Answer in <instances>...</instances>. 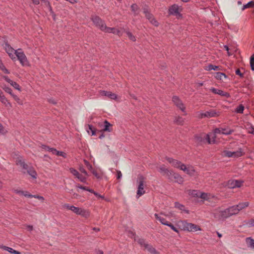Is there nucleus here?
Segmentation results:
<instances>
[{
	"label": "nucleus",
	"mask_w": 254,
	"mask_h": 254,
	"mask_svg": "<svg viewBox=\"0 0 254 254\" xmlns=\"http://www.w3.org/2000/svg\"><path fill=\"white\" fill-rule=\"evenodd\" d=\"M232 157L238 158L243 155V153L241 148H239L238 150L236 151H232Z\"/></svg>",
	"instance_id": "473e14b6"
},
{
	"label": "nucleus",
	"mask_w": 254,
	"mask_h": 254,
	"mask_svg": "<svg viewBox=\"0 0 254 254\" xmlns=\"http://www.w3.org/2000/svg\"><path fill=\"white\" fill-rule=\"evenodd\" d=\"M117 179L119 180L122 177V174L120 171H117Z\"/></svg>",
	"instance_id": "774afa93"
},
{
	"label": "nucleus",
	"mask_w": 254,
	"mask_h": 254,
	"mask_svg": "<svg viewBox=\"0 0 254 254\" xmlns=\"http://www.w3.org/2000/svg\"><path fill=\"white\" fill-rule=\"evenodd\" d=\"M171 181H175L179 184H182L183 182V178L178 173H175Z\"/></svg>",
	"instance_id": "5701e85b"
},
{
	"label": "nucleus",
	"mask_w": 254,
	"mask_h": 254,
	"mask_svg": "<svg viewBox=\"0 0 254 254\" xmlns=\"http://www.w3.org/2000/svg\"><path fill=\"white\" fill-rule=\"evenodd\" d=\"M126 34H127V37H128V38L130 40H131L132 41H133V42L136 41V38H135V36H133L131 32H130L129 31H127Z\"/></svg>",
	"instance_id": "79ce46f5"
},
{
	"label": "nucleus",
	"mask_w": 254,
	"mask_h": 254,
	"mask_svg": "<svg viewBox=\"0 0 254 254\" xmlns=\"http://www.w3.org/2000/svg\"><path fill=\"white\" fill-rule=\"evenodd\" d=\"M236 74L237 75H239L241 77H244V74L242 73L240 69H237L236 70V72H235Z\"/></svg>",
	"instance_id": "e2e57ef3"
},
{
	"label": "nucleus",
	"mask_w": 254,
	"mask_h": 254,
	"mask_svg": "<svg viewBox=\"0 0 254 254\" xmlns=\"http://www.w3.org/2000/svg\"><path fill=\"white\" fill-rule=\"evenodd\" d=\"M175 124L178 125H183L185 122V120L182 117L176 116L175 117L174 121Z\"/></svg>",
	"instance_id": "bb28decb"
},
{
	"label": "nucleus",
	"mask_w": 254,
	"mask_h": 254,
	"mask_svg": "<svg viewBox=\"0 0 254 254\" xmlns=\"http://www.w3.org/2000/svg\"><path fill=\"white\" fill-rule=\"evenodd\" d=\"M175 207L176 208H177L181 210L186 211L185 210V206L183 205V204H181L179 203V202H175Z\"/></svg>",
	"instance_id": "37998d69"
},
{
	"label": "nucleus",
	"mask_w": 254,
	"mask_h": 254,
	"mask_svg": "<svg viewBox=\"0 0 254 254\" xmlns=\"http://www.w3.org/2000/svg\"><path fill=\"white\" fill-rule=\"evenodd\" d=\"M166 159L168 161V162H169L172 166L174 167L179 168L181 170V168L182 166V165H183V163H182L180 161L174 159L170 157H166Z\"/></svg>",
	"instance_id": "4468645a"
},
{
	"label": "nucleus",
	"mask_w": 254,
	"mask_h": 254,
	"mask_svg": "<svg viewBox=\"0 0 254 254\" xmlns=\"http://www.w3.org/2000/svg\"><path fill=\"white\" fill-rule=\"evenodd\" d=\"M243 183V181L236 180H229L226 185L229 189H234L236 188H240Z\"/></svg>",
	"instance_id": "6e6552de"
},
{
	"label": "nucleus",
	"mask_w": 254,
	"mask_h": 254,
	"mask_svg": "<svg viewBox=\"0 0 254 254\" xmlns=\"http://www.w3.org/2000/svg\"><path fill=\"white\" fill-rule=\"evenodd\" d=\"M11 86H12L15 89L18 90V91H21V88L18 84L16 82L12 81V82L10 84Z\"/></svg>",
	"instance_id": "c03bdc74"
},
{
	"label": "nucleus",
	"mask_w": 254,
	"mask_h": 254,
	"mask_svg": "<svg viewBox=\"0 0 254 254\" xmlns=\"http://www.w3.org/2000/svg\"><path fill=\"white\" fill-rule=\"evenodd\" d=\"M131 10L133 12L134 15L136 16L139 14V7L136 3L132 4L131 6Z\"/></svg>",
	"instance_id": "cd10ccee"
},
{
	"label": "nucleus",
	"mask_w": 254,
	"mask_h": 254,
	"mask_svg": "<svg viewBox=\"0 0 254 254\" xmlns=\"http://www.w3.org/2000/svg\"><path fill=\"white\" fill-rule=\"evenodd\" d=\"M16 164L17 165L19 166L20 167L24 169H28V165L25 162L21 159V158H18L16 160Z\"/></svg>",
	"instance_id": "4be33fe9"
},
{
	"label": "nucleus",
	"mask_w": 254,
	"mask_h": 254,
	"mask_svg": "<svg viewBox=\"0 0 254 254\" xmlns=\"http://www.w3.org/2000/svg\"><path fill=\"white\" fill-rule=\"evenodd\" d=\"M223 155L225 156L228 157H232V151H228V150H224L223 151Z\"/></svg>",
	"instance_id": "603ef678"
},
{
	"label": "nucleus",
	"mask_w": 254,
	"mask_h": 254,
	"mask_svg": "<svg viewBox=\"0 0 254 254\" xmlns=\"http://www.w3.org/2000/svg\"><path fill=\"white\" fill-rule=\"evenodd\" d=\"M92 173V174L97 178H100V176L98 174V173L96 171L94 170H93L91 172Z\"/></svg>",
	"instance_id": "338daca9"
},
{
	"label": "nucleus",
	"mask_w": 254,
	"mask_h": 254,
	"mask_svg": "<svg viewBox=\"0 0 254 254\" xmlns=\"http://www.w3.org/2000/svg\"><path fill=\"white\" fill-rule=\"evenodd\" d=\"M167 226L170 227L171 228V229L172 230H173V231H174L175 232H176L178 233H179V231L178 228H176V227H175L171 223L169 222L168 223V225H167Z\"/></svg>",
	"instance_id": "09e8293b"
},
{
	"label": "nucleus",
	"mask_w": 254,
	"mask_h": 254,
	"mask_svg": "<svg viewBox=\"0 0 254 254\" xmlns=\"http://www.w3.org/2000/svg\"><path fill=\"white\" fill-rule=\"evenodd\" d=\"M145 250H146L148 252L152 254H160L159 252H158L154 248H153L151 245L147 244L145 245Z\"/></svg>",
	"instance_id": "393cba45"
},
{
	"label": "nucleus",
	"mask_w": 254,
	"mask_h": 254,
	"mask_svg": "<svg viewBox=\"0 0 254 254\" xmlns=\"http://www.w3.org/2000/svg\"><path fill=\"white\" fill-rule=\"evenodd\" d=\"M112 33L113 34H116L118 36H120L122 35V32L121 30H120L118 29L112 28Z\"/></svg>",
	"instance_id": "8fccbe9b"
},
{
	"label": "nucleus",
	"mask_w": 254,
	"mask_h": 254,
	"mask_svg": "<svg viewBox=\"0 0 254 254\" xmlns=\"http://www.w3.org/2000/svg\"><path fill=\"white\" fill-rule=\"evenodd\" d=\"M89 129L91 131L92 135L96 134V129L91 125H88Z\"/></svg>",
	"instance_id": "5fc2aeb1"
},
{
	"label": "nucleus",
	"mask_w": 254,
	"mask_h": 254,
	"mask_svg": "<svg viewBox=\"0 0 254 254\" xmlns=\"http://www.w3.org/2000/svg\"><path fill=\"white\" fill-rule=\"evenodd\" d=\"M85 162L87 168L92 172L94 169H93L91 165L87 161H85Z\"/></svg>",
	"instance_id": "0e129e2a"
},
{
	"label": "nucleus",
	"mask_w": 254,
	"mask_h": 254,
	"mask_svg": "<svg viewBox=\"0 0 254 254\" xmlns=\"http://www.w3.org/2000/svg\"><path fill=\"white\" fill-rule=\"evenodd\" d=\"M14 54L22 66H29L30 65L26 55L22 51V49H18L15 50Z\"/></svg>",
	"instance_id": "20e7f679"
},
{
	"label": "nucleus",
	"mask_w": 254,
	"mask_h": 254,
	"mask_svg": "<svg viewBox=\"0 0 254 254\" xmlns=\"http://www.w3.org/2000/svg\"><path fill=\"white\" fill-rule=\"evenodd\" d=\"M219 69V66H216V65H214L211 64H210L208 65H207L205 68V69H206L207 70H208V71H210L211 70H218Z\"/></svg>",
	"instance_id": "c9c22d12"
},
{
	"label": "nucleus",
	"mask_w": 254,
	"mask_h": 254,
	"mask_svg": "<svg viewBox=\"0 0 254 254\" xmlns=\"http://www.w3.org/2000/svg\"><path fill=\"white\" fill-rule=\"evenodd\" d=\"M79 171H80V172L82 174H83L84 175V176H85L87 177V176H88V174H87V172H86V171L82 167H80L79 168Z\"/></svg>",
	"instance_id": "13d9d810"
},
{
	"label": "nucleus",
	"mask_w": 254,
	"mask_h": 254,
	"mask_svg": "<svg viewBox=\"0 0 254 254\" xmlns=\"http://www.w3.org/2000/svg\"><path fill=\"white\" fill-rule=\"evenodd\" d=\"M64 208L72 211L77 215H79L85 218H88L90 216V212L86 209L80 207H75L73 205H70L68 204L64 205Z\"/></svg>",
	"instance_id": "7ed1b4c3"
},
{
	"label": "nucleus",
	"mask_w": 254,
	"mask_h": 254,
	"mask_svg": "<svg viewBox=\"0 0 254 254\" xmlns=\"http://www.w3.org/2000/svg\"><path fill=\"white\" fill-rule=\"evenodd\" d=\"M110 124L107 121H105L103 123H98V127L100 129V131L104 132L106 131H109V127L110 126Z\"/></svg>",
	"instance_id": "2eb2a0df"
},
{
	"label": "nucleus",
	"mask_w": 254,
	"mask_h": 254,
	"mask_svg": "<svg viewBox=\"0 0 254 254\" xmlns=\"http://www.w3.org/2000/svg\"><path fill=\"white\" fill-rule=\"evenodd\" d=\"M189 194L193 197H199L200 192L196 190H189Z\"/></svg>",
	"instance_id": "4c0bfd02"
},
{
	"label": "nucleus",
	"mask_w": 254,
	"mask_h": 254,
	"mask_svg": "<svg viewBox=\"0 0 254 254\" xmlns=\"http://www.w3.org/2000/svg\"><path fill=\"white\" fill-rule=\"evenodd\" d=\"M244 110V107L242 105H240L236 109V111L238 113H243Z\"/></svg>",
	"instance_id": "de8ad7c7"
},
{
	"label": "nucleus",
	"mask_w": 254,
	"mask_h": 254,
	"mask_svg": "<svg viewBox=\"0 0 254 254\" xmlns=\"http://www.w3.org/2000/svg\"><path fill=\"white\" fill-rule=\"evenodd\" d=\"M7 132V130L4 128L3 126L0 124V132L2 134H5Z\"/></svg>",
	"instance_id": "4d7b16f0"
},
{
	"label": "nucleus",
	"mask_w": 254,
	"mask_h": 254,
	"mask_svg": "<svg viewBox=\"0 0 254 254\" xmlns=\"http://www.w3.org/2000/svg\"><path fill=\"white\" fill-rule=\"evenodd\" d=\"M237 207L239 208V212L241 211V210H243L245 209V208L247 207L249 205V202H240L237 205H236Z\"/></svg>",
	"instance_id": "c756f323"
},
{
	"label": "nucleus",
	"mask_w": 254,
	"mask_h": 254,
	"mask_svg": "<svg viewBox=\"0 0 254 254\" xmlns=\"http://www.w3.org/2000/svg\"><path fill=\"white\" fill-rule=\"evenodd\" d=\"M247 224L249 227H254V219H251L249 220L247 223Z\"/></svg>",
	"instance_id": "6e6d98bb"
},
{
	"label": "nucleus",
	"mask_w": 254,
	"mask_h": 254,
	"mask_svg": "<svg viewBox=\"0 0 254 254\" xmlns=\"http://www.w3.org/2000/svg\"><path fill=\"white\" fill-rule=\"evenodd\" d=\"M91 20L95 27L104 32L110 33L111 30V28L110 27H108L105 22L98 16H91Z\"/></svg>",
	"instance_id": "f03ea898"
},
{
	"label": "nucleus",
	"mask_w": 254,
	"mask_h": 254,
	"mask_svg": "<svg viewBox=\"0 0 254 254\" xmlns=\"http://www.w3.org/2000/svg\"><path fill=\"white\" fill-rule=\"evenodd\" d=\"M48 150L49 151L52 152L53 154L57 155V156H61L63 157L64 158H66V154L65 152H63V151H58L55 148H48Z\"/></svg>",
	"instance_id": "aec40b11"
},
{
	"label": "nucleus",
	"mask_w": 254,
	"mask_h": 254,
	"mask_svg": "<svg viewBox=\"0 0 254 254\" xmlns=\"http://www.w3.org/2000/svg\"><path fill=\"white\" fill-rule=\"evenodd\" d=\"M25 227V229L28 231L31 232L33 230V226L32 225H26Z\"/></svg>",
	"instance_id": "052dcab7"
},
{
	"label": "nucleus",
	"mask_w": 254,
	"mask_h": 254,
	"mask_svg": "<svg viewBox=\"0 0 254 254\" xmlns=\"http://www.w3.org/2000/svg\"><path fill=\"white\" fill-rule=\"evenodd\" d=\"M213 215L214 218L218 220L226 219L231 216L228 208L224 210H215L213 213Z\"/></svg>",
	"instance_id": "39448f33"
},
{
	"label": "nucleus",
	"mask_w": 254,
	"mask_h": 254,
	"mask_svg": "<svg viewBox=\"0 0 254 254\" xmlns=\"http://www.w3.org/2000/svg\"><path fill=\"white\" fill-rule=\"evenodd\" d=\"M169 170L166 168L164 166L159 167V172L163 176H165L167 173H168Z\"/></svg>",
	"instance_id": "e433bc0d"
},
{
	"label": "nucleus",
	"mask_w": 254,
	"mask_h": 254,
	"mask_svg": "<svg viewBox=\"0 0 254 254\" xmlns=\"http://www.w3.org/2000/svg\"><path fill=\"white\" fill-rule=\"evenodd\" d=\"M178 228L183 231L195 232L200 230L199 227L192 223H188L185 220H180L177 223Z\"/></svg>",
	"instance_id": "f257e3e1"
},
{
	"label": "nucleus",
	"mask_w": 254,
	"mask_h": 254,
	"mask_svg": "<svg viewBox=\"0 0 254 254\" xmlns=\"http://www.w3.org/2000/svg\"><path fill=\"white\" fill-rule=\"evenodd\" d=\"M254 6V1L252 0L246 4L243 5L242 10H244L246 8H252Z\"/></svg>",
	"instance_id": "f704fd0d"
},
{
	"label": "nucleus",
	"mask_w": 254,
	"mask_h": 254,
	"mask_svg": "<svg viewBox=\"0 0 254 254\" xmlns=\"http://www.w3.org/2000/svg\"><path fill=\"white\" fill-rule=\"evenodd\" d=\"M172 101L174 102V103L176 105V106L180 108L181 111H182L183 112H185L186 108L184 106L182 101L178 96H173L172 98Z\"/></svg>",
	"instance_id": "f8f14e48"
},
{
	"label": "nucleus",
	"mask_w": 254,
	"mask_h": 254,
	"mask_svg": "<svg viewBox=\"0 0 254 254\" xmlns=\"http://www.w3.org/2000/svg\"><path fill=\"white\" fill-rule=\"evenodd\" d=\"M99 94L101 96H107L111 98V94L110 92H107L104 90H100L99 91Z\"/></svg>",
	"instance_id": "58836bf2"
},
{
	"label": "nucleus",
	"mask_w": 254,
	"mask_h": 254,
	"mask_svg": "<svg viewBox=\"0 0 254 254\" xmlns=\"http://www.w3.org/2000/svg\"><path fill=\"white\" fill-rule=\"evenodd\" d=\"M195 138L196 141H198V142H202L203 140V138L201 136H200L196 135L195 136Z\"/></svg>",
	"instance_id": "69168bd1"
},
{
	"label": "nucleus",
	"mask_w": 254,
	"mask_h": 254,
	"mask_svg": "<svg viewBox=\"0 0 254 254\" xmlns=\"http://www.w3.org/2000/svg\"><path fill=\"white\" fill-rule=\"evenodd\" d=\"M137 242L141 246L144 247V248H145V245L148 244L145 243L144 239L141 238L138 239Z\"/></svg>",
	"instance_id": "49530a36"
},
{
	"label": "nucleus",
	"mask_w": 254,
	"mask_h": 254,
	"mask_svg": "<svg viewBox=\"0 0 254 254\" xmlns=\"http://www.w3.org/2000/svg\"><path fill=\"white\" fill-rule=\"evenodd\" d=\"M216 134L215 133L214 130L213 133L211 134V138H210V135L207 134L205 135V139L209 144H214L216 142Z\"/></svg>",
	"instance_id": "f3484780"
},
{
	"label": "nucleus",
	"mask_w": 254,
	"mask_h": 254,
	"mask_svg": "<svg viewBox=\"0 0 254 254\" xmlns=\"http://www.w3.org/2000/svg\"><path fill=\"white\" fill-rule=\"evenodd\" d=\"M199 197L204 200H207L209 198L208 194L204 192H200Z\"/></svg>",
	"instance_id": "a18cd8bd"
},
{
	"label": "nucleus",
	"mask_w": 254,
	"mask_h": 254,
	"mask_svg": "<svg viewBox=\"0 0 254 254\" xmlns=\"http://www.w3.org/2000/svg\"><path fill=\"white\" fill-rule=\"evenodd\" d=\"M5 51L12 60L15 59L14 56V55H15L14 54L15 50H14L12 48L10 47L9 45H7L5 47Z\"/></svg>",
	"instance_id": "6ab92c4d"
},
{
	"label": "nucleus",
	"mask_w": 254,
	"mask_h": 254,
	"mask_svg": "<svg viewBox=\"0 0 254 254\" xmlns=\"http://www.w3.org/2000/svg\"><path fill=\"white\" fill-rule=\"evenodd\" d=\"M234 132V130L230 129L228 127H219L214 129L215 133L223 134L225 135L231 134Z\"/></svg>",
	"instance_id": "9b49d317"
},
{
	"label": "nucleus",
	"mask_w": 254,
	"mask_h": 254,
	"mask_svg": "<svg viewBox=\"0 0 254 254\" xmlns=\"http://www.w3.org/2000/svg\"><path fill=\"white\" fill-rule=\"evenodd\" d=\"M246 242L248 247L254 249V240L251 237L246 239Z\"/></svg>",
	"instance_id": "2f4dec72"
},
{
	"label": "nucleus",
	"mask_w": 254,
	"mask_h": 254,
	"mask_svg": "<svg viewBox=\"0 0 254 254\" xmlns=\"http://www.w3.org/2000/svg\"><path fill=\"white\" fill-rule=\"evenodd\" d=\"M12 97L18 104L22 105V102L20 100V98L16 95L13 94L12 95Z\"/></svg>",
	"instance_id": "864d4df0"
},
{
	"label": "nucleus",
	"mask_w": 254,
	"mask_h": 254,
	"mask_svg": "<svg viewBox=\"0 0 254 254\" xmlns=\"http://www.w3.org/2000/svg\"><path fill=\"white\" fill-rule=\"evenodd\" d=\"M223 77L227 78V75L222 72H217L216 73L215 78L218 80H223Z\"/></svg>",
	"instance_id": "72a5a7b5"
},
{
	"label": "nucleus",
	"mask_w": 254,
	"mask_h": 254,
	"mask_svg": "<svg viewBox=\"0 0 254 254\" xmlns=\"http://www.w3.org/2000/svg\"><path fill=\"white\" fill-rule=\"evenodd\" d=\"M138 186L137 188V195L138 197L145 193L144 190V178L142 176H140L138 178Z\"/></svg>",
	"instance_id": "0eeeda50"
},
{
	"label": "nucleus",
	"mask_w": 254,
	"mask_h": 254,
	"mask_svg": "<svg viewBox=\"0 0 254 254\" xmlns=\"http://www.w3.org/2000/svg\"><path fill=\"white\" fill-rule=\"evenodd\" d=\"M143 12L145 14L146 18L154 25L157 26L158 22L155 20L153 14L150 13L148 6L145 5L142 8Z\"/></svg>",
	"instance_id": "423d86ee"
},
{
	"label": "nucleus",
	"mask_w": 254,
	"mask_h": 254,
	"mask_svg": "<svg viewBox=\"0 0 254 254\" xmlns=\"http://www.w3.org/2000/svg\"><path fill=\"white\" fill-rule=\"evenodd\" d=\"M69 172L81 182L85 183L86 182L87 177L79 174V173L73 168H70L69 169Z\"/></svg>",
	"instance_id": "1a4fd4ad"
},
{
	"label": "nucleus",
	"mask_w": 254,
	"mask_h": 254,
	"mask_svg": "<svg viewBox=\"0 0 254 254\" xmlns=\"http://www.w3.org/2000/svg\"><path fill=\"white\" fill-rule=\"evenodd\" d=\"M168 173H167L165 176L169 180L171 181L173 176V174H174L175 172L172 170H169Z\"/></svg>",
	"instance_id": "a19ab883"
},
{
	"label": "nucleus",
	"mask_w": 254,
	"mask_h": 254,
	"mask_svg": "<svg viewBox=\"0 0 254 254\" xmlns=\"http://www.w3.org/2000/svg\"><path fill=\"white\" fill-rule=\"evenodd\" d=\"M250 66L251 69L253 71H254V53L250 58Z\"/></svg>",
	"instance_id": "ea45409f"
},
{
	"label": "nucleus",
	"mask_w": 254,
	"mask_h": 254,
	"mask_svg": "<svg viewBox=\"0 0 254 254\" xmlns=\"http://www.w3.org/2000/svg\"><path fill=\"white\" fill-rule=\"evenodd\" d=\"M248 131L249 133L253 134H254V128L252 126H250V127H249L248 128Z\"/></svg>",
	"instance_id": "bf43d9fd"
},
{
	"label": "nucleus",
	"mask_w": 254,
	"mask_h": 254,
	"mask_svg": "<svg viewBox=\"0 0 254 254\" xmlns=\"http://www.w3.org/2000/svg\"><path fill=\"white\" fill-rule=\"evenodd\" d=\"M0 101L6 107H11V104L2 94V92L0 93Z\"/></svg>",
	"instance_id": "a878e982"
},
{
	"label": "nucleus",
	"mask_w": 254,
	"mask_h": 254,
	"mask_svg": "<svg viewBox=\"0 0 254 254\" xmlns=\"http://www.w3.org/2000/svg\"><path fill=\"white\" fill-rule=\"evenodd\" d=\"M2 88L7 93H9V94H10L11 96L12 95H13V94H12V90L11 89V88H10L9 87H6L5 86H4L3 87H2Z\"/></svg>",
	"instance_id": "3c124183"
},
{
	"label": "nucleus",
	"mask_w": 254,
	"mask_h": 254,
	"mask_svg": "<svg viewBox=\"0 0 254 254\" xmlns=\"http://www.w3.org/2000/svg\"><path fill=\"white\" fill-rule=\"evenodd\" d=\"M220 115V112L216 111L215 110H210L209 111H206L205 113H201L200 114V118H212L218 117Z\"/></svg>",
	"instance_id": "9d476101"
},
{
	"label": "nucleus",
	"mask_w": 254,
	"mask_h": 254,
	"mask_svg": "<svg viewBox=\"0 0 254 254\" xmlns=\"http://www.w3.org/2000/svg\"><path fill=\"white\" fill-rule=\"evenodd\" d=\"M229 213L231 216L236 215L239 213V208H238L236 205L230 206L228 208Z\"/></svg>",
	"instance_id": "b1692460"
},
{
	"label": "nucleus",
	"mask_w": 254,
	"mask_h": 254,
	"mask_svg": "<svg viewBox=\"0 0 254 254\" xmlns=\"http://www.w3.org/2000/svg\"><path fill=\"white\" fill-rule=\"evenodd\" d=\"M154 216L155 218L157 219L158 221H159L162 224L166 226L167 225H168L169 222L167 221V220L165 218L159 216V215L156 213L155 214Z\"/></svg>",
	"instance_id": "7c9ffc66"
},
{
	"label": "nucleus",
	"mask_w": 254,
	"mask_h": 254,
	"mask_svg": "<svg viewBox=\"0 0 254 254\" xmlns=\"http://www.w3.org/2000/svg\"><path fill=\"white\" fill-rule=\"evenodd\" d=\"M210 90L214 94H218L221 96L225 97L227 98L230 97V95L228 92H225L221 90L217 89L214 87H212Z\"/></svg>",
	"instance_id": "ddd939ff"
},
{
	"label": "nucleus",
	"mask_w": 254,
	"mask_h": 254,
	"mask_svg": "<svg viewBox=\"0 0 254 254\" xmlns=\"http://www.w3.org/2000/svg\"><path fill=\"white\" fill-rule=\"evenodd\" d=\"M27 170V173L32 177V179L36 180L37 178V173L33 167L28 168Z\"/></svg>",
	"instance_id": "412c9836"
},
{
	"label": "nucleus",
	"mask_w": 254,
	"mask_h": 254,
	"mask_svg": "<svg viewBox=\"0 0 254 254\" xmlns=\"http://www.w3.org/2000/svg\"><path fill=\"white\" fill-rule=\"evenodd\" d=\"M181 170L184 171L187 174L192 176L194 175V173L195 172L194 169L191 166L187 167L184 164L182 165Z\"/></svg>",
	"instance_id": "dca6fc26"
},
{
	"label": "nucleus",
	"mask_w": 254,
	"mask_h": 254,
	"mask_svg": "<svg viewBox=\"0 0 254 254\" xmlns=\"http://www.w3.org/2000/svg\"><path fill=\"white\" fill-rule=\"evenodd\" d=\"M0 248L4 250L8 251L9 253L12 254H20V253L18 251H15L13 250L11 248H9L6 246H2L0 247Z\"/></svg>",
	"instance_id": "c85d7f7f"
},
{
	"label": "nucleus",
	"mask_w": 254,
	"mask_h": 254,
	"mask_svg": "<svg viewBox=\"0 0 254 254\" xmlns=\"http://www.w3.org/2000/svg\"><path fill=\"white\" fill-rule=\"evenodd\" d=\"M170 14L177 15L179 14V6L178 5L174 4L172 5L169 9Z\"/></svg>",
	"instance_id": "a211bd4d"
},
{
	"label": "nucleus",
	"mask_w": 254,
	"mask_h": 254,
	"mask_svg": "<svg viewBox=\"0 0 254 254\" xmlns=\"http://www.w3.org/2000/svg\"><path fill=\"white\" fill-rule=\"evenodd\" d=\"M23 195L26 196V197H30V198H32V194H30L28 191H23V193H22V194Z\"/></svg>",
	"instance_id": "680f3d73"
}]
</instances>
